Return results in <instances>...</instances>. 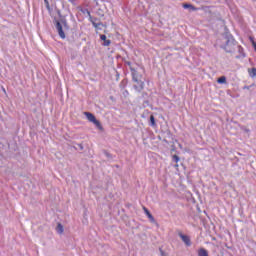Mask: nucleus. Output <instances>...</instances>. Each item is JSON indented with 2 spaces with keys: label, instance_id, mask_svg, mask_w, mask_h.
I'll return each instance as SVG.
<instances>
[{
  "label": "nucleus",
  "instance_id": "nucleus-1",
  "mask_svg": "<svg viewBox=\"0 0 256 256\" xmlns=\"http://www.w3.org/2000/svg\"><path fill=\"white\" fill-rule=\"evenodd\" d=\"M84 115L88 119V121L92 122L100 131H103V126L101 125V122L97 120L96 116L89 112H84Z\"/></svg>",
  "mask_w": 256,
  "mask_h": 256
},
{
  "label": "nucleus",
  "instance_id": "nucleus-2",
  "mask_svg": "<svg viewBox=\"0 0 256 256\" xmlns=\"http://www.w3.org/2000/svg\"><path fill=\"white\" fill-rule=\"evenodd\" d=\"M132 80L134 83L137 84L134 86V89L138 92L143 91V89L145 88V82L138 80V78L134 74H133Z\"/></svg>",
  "mask_w": 256,
  "mask_h": 256
},
{
  "label": "nucleus",
  "instance_id": "nucleus-3",
  "mask_svg": "<svg viewBox=\"0 0 256 256\" xmlns=\"http://www.w3.org/2000/svg\"><path fill=\"white\" fill-rule=\"evenodd\" d=\"M179 237L181 238V240L183 241V243L186 246H191V238H189V235H185L183 233H179Z\"/></svg>",
  "mask_w": 256,
  "mask_h": 256
},
{
  "label": "nucleus",
  "instance_id": "nucleus-4",
  "mask_svg": "<svg viewBox=\"0 0 256 256\" xmlns=\"http://www.w3.org/2000/svg\"><path fill=\"white\" fill-rule=\"evenodd\" d=\"M56 28H57L58 35L60 36V38L65 39L66 35L63 31L62 25L58 21L56 22Z\"/></svg>",
  "mask_w": 256,
  "mask_h": 256
},
{
  "label": "nucleus",
  "instance_id": "nucleus-5",
  "mask_svg": "<svg viewBox=\"0 0 256 256\" xmlns=\"http://www.w3.org/2000/svg\"><path fill=\"white\" fill-rule=\"evenodd\" d=\"M224 49L227 53H233V51L235 50V45H232L229 42H227Z\"/></svg>",
  "mask_w": 256,
  "mask_h": 256
},
{
  "label": "nucleus",
  "instance_id": "nucleus-6",
  "mask_svg": "<svg viewBox=\"0 0 256 256\" xmlns=\"http://www.w3.org/2000/svg\"><path fill=\"white\" fill-rule=\"evenodd\" d=\"M183 8L184 9H191L192 11H198L199 10V8H195V6L193 4H189V3H184Z\"/></svg>",
  "mask_w": 256,
  "mask_h": 256
},
{
  "label": "nucleus",
  "instance_id": "nucleus-7",
  "mask_svg": "<svg viewBox=\"0 0 256 256\" xmlns=\"http://www.w3.org/2000/svg\"><path fill=\"white\" fill-rule=\"evenodd\" d=\"M144 212L145 214L147 215L148 219L150 220L151 223H155V219L154 217L152 216V214L148 211L147 208H144Z\"/></svg>",
  "mask_w": 256,
  "mask_h": 256
},
{
  "label": "nucleus",
  "instance_id": "nucleus-8",
  "mask_svg": "<svg viewBox=\"0 0 256 256\" xmlns=\"http://www.w3.org/2000/svg\"><path fill=\"white\" fill-rule=\"evenodd\" d=\"M198 256H209V253H208V251L206 249L200 248L198 250Z\"/></svg>",
  "mask_w": 256,
  "mask_h": 256
},
{
  "label": "nucleus",
  "instance_id": "nucleus-9",
  "mask_svg": "<svg viewBox=\"0 0 256 256\" xmlns=\"http://www.w3.org/2000/svg\"><path fill=\"white\" fill-rule=\"evenodd\" d=\"M56 231H57L58 234H63L64 228H63V225L61 223H58V225L56 227Z\"/></svg>",
  "mask_w": 256,
  "mask_h": 256
},
{
  "label": "nucleus",
  "instance_id": "nucleus-10",
  "mask_svg": "<svg viewBox=\"0 0 256 256\" xmlns=\"http://www.w3.org/2000/svg\"><path fill=\"white\" fill-rule=\"evenodd\" d=\"M217 83L218 84H226L227 83V78L226 76H222L220 78L217 79Z\"/></svg>",
  "mask_w": 256,
  "mask_h": 256
},
{
  "label": "nucleus",
  "instance_id": "nucleus-11",
  "mask_svg": "<svg viewBox=\"0 0 256 256\" xmlns=\"http://www.w3.org/2000/svg\"><path fill=\"white\" fill-rule=\"evenodd\" d=\"M249 74L251 77H256V68H252L251 70H249Z\"/></svg>",
  "mask_w": 256,
  "mask_h": 256
},
{
  "label": "nucleus",
  "instance_id": "nucleus-12",
  "mask_svg": "<svg viewBox=\"0 0 256 256\" xmlns=\"http://www.w3.org/2000/svg\"><path fill=\"white\" fill-rule=\"evenodd\" d=\"M150 122H151L152 127H155L156 123H155V118L153 115L150 116Z\"/></svg>",
  "mask_w": 256,
  "mask_h": 256
},
{
  "label": "nucleus",
  "instance_id": "nucleus-13",
  "mask_svg": "<svg viewBox=\"0 0 256 256\" xmlns=\"http://www.w3.org/2000/svg\"><path fill=\"white\" fill-rule=\"evenodd\" d=\"M111 45V41L109 39H106L103 43V46L109 47Z\"/></svg>",
  "mask_w": 256,
  "mask_h": 256
},
{
  "label": "nucleus",
  "instance_id": "nucleus-14",
  "mask_svg": "<svg viewBox=\"0 0 256 256\" xmlns=\"http://www.w3.org/2000/svg\"><path fill=\"white\" fill-rule=\"evenodd\" d=\"M249 39H250V41H251L253 47H254L255 50H256V42H255L254 38H253V37H249Z\"/></svg>",
  "mask_w": 256,
  "mask_h": 256
},
{
  "label": "nucleus",
  "instance_id": "nucleus-15",
  "mask_svg": "<svg viewBox=\"0 0 256 256\" xmlns=\"http://www.w3.org/2000/svg\"><path fill=\"white\" fill-rule=\"evenodd\" d=\"M172 159H173V161L176 162V163H178V162L180 161V158H179L177 155H174V156L172 157Z\"/></svg>",
  "mask_w": 256,
  "mask_h": 256
},
{
  "label": "nucleus",
  "instance_id": "nucleus-16",
  "mask_svg": "<svg viewBox=\"0 0 256 256\" xmlns=\"http://www.w3.org/2000/svg\"><path fill=\"white\" fill-rule=\"evenodd\" d=\"M100 39L101 41L105 42L107 40L106 35H100Z\"/></svg>",
  "mask_w": 256,
  "mask_h": 256
},
{
  "label": "nucleus",
  "instance_id": "nucleus-17",
  "mask_svg": "<svg viewBox=\"0 0 256 256\" xmlns=\"http://www.w3.org/2000/svg\"><path fill=\"white\" fill-rule=\"evenodd\" d=\"M161 254H162V256H166V255H165V253H164L163 251H161Z\"/></svg>",
  "mask_w": 256,
  "mask_h": 256
},
{
  "label": "nucleus",
  "instance_id": "nucleus-18",
  "mask_svg": "<svg viewBox=\"0 0 256 256\" xmlns=\"http://www.w3.org/2000/svg\"><path fill=\"white\" fill-rule=\"evenodd\" d=\"M93 25L97 27V24L93 23Z\"/></svg>",
  "mask_w": 256,
  "mask_h": 256
}]
</instances>
